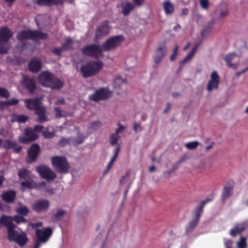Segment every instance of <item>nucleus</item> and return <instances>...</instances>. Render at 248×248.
<instances>
[{
  "label": "nucleus",
  "instance_id": "680f3d73",
  "mask_svg": "<svg viewBox=\"0 0 248 248\" xmlns=\"http://www.w3.org/2000/svg\"><path fill=\"white\" fill-rule=\"evenodd\" d=\"M145 0H132L133 3L137 7H140L143 5Z\"/></svg>",
  "mask_w": 248,
  "mask_h": 248
},
{
  "label": "nucleus",
  "instance_id": "ddd939ff",
  "mask_svg": "<svg viewBox=\"0 0 248 248\" xmlns=\"http://www.w3.org/2000/svg\"><path fill=\"white\" fill-rule=\"evenodd\" d=\"M21 186L25 188L40 189L42 188L46 187V184L44 181L37 183L31 178H30L28 179L26 181L22 182Z\"/></svg>",
  "mask_w": 248,
  "mask_h": 248
},
{
  "label": "nucleus",
  "instance_id": "b1692460",
  "mask_svg": "<svg viewBox=\"0 0 248 248\" xmlns=\"http://www.w3.org/2000/svg\"><path fill=\"white\" fill-rule=\"evenodd\" d=\"M36 4L39 6H50L62 3L63 0H36Z\"/></svg>",
  "mask_w": 248,
  "mask_h": 248
},
{
  "label": "nucleus",
  "instance_id": "412c9836",
  "mask_svg": "<svg viewBox=\"0 0 248 248\" xmlns=\"http://www.w3.org/2000/svg\"><path fill=\"white\" fill-rule=\"evenodd\" d=\"M16 196V192L14 190L4 191L0 196L1 199L7 203H13L15 201Z\"/></svg>",
  "mask_w": 248,
  "mask_h": 248
},
{
  "label": "nucleus",
  "instance_id": "de8ad7c7",
  "mask_svg": "<svg viewBox=\"0 0 248 248\" xmlns=\"http://www.w3.org/2000/svg\"><path fill=\"white\" fill-rule=\"evenodd\" d=\"M10 96V93L9 91L5 88L0 87V96L4 98H8Z\"/></svg>",
  "mask_w": 248,
  "mask_h": 248
},
{
  "label": "nucleus",
  "instance_id": "6e6d98bb",
  "mask_svg": "<svg viewBox=\"0 0 248 248\" xmlns=\"http://www.w3.org/2000/svg\"><path fill=\"white\" fill-rule=\"evenodd\" d=\"M54 111L56 112L55 117L57 118H60L63 117L62 114V111L59 108H55Z\"/></svg>",
  "mask_w": 248,
  "mask_h": 248
},
{
  "label": "nucleus",
  "instance_id": "dca6fc26",
  "mask_svg": "<svg viewBox=\"0 0 248 248\" xmlns=\"http://www.w3.org/2000/svg\"><path fill=\"white\" fill-rule=\"evenodd\" d=\"M26 108L31 110H36L42 105L39 97L27 98L24 100Z\"/></svg>",
  "mask_w": 248,
  "mask_h": 248
},
{
  "label": "nucleus",
  "instance_id": "a878e982",
  "mask_svg": "<svg viewBox=\"0 0 248 248\" xmlns=\"http://www.w3.org/2000/svg\"><path fill=\"white\" fill-rule=\"evenodd\" d=\"M17 143L16 141L10 140H4L0 138V146L6 150L13 149L17 145Z\"/></svg>",
  "mask_w": 248,
  "mask_h": 248
},
{
  "label": "nucleus",
  "instance_id": "e433bc0d",
  "mask_svg": "<svg viewBox=\"0 0 248 248\" xmlns=\"http://www.w3.org/2000/svg\"><path fill=\"white\" fill-rule=\"evenodd\" d=\"M215 23V22L214 19H212L210 21L208 22L207 25L202 31V35H204L205 34L210 32Z\"/></svg>",
  "mask_w": 248,
  "mask_h": 248
},
{
  "label": "nucleus",
  "instance_id": "473e14b6",
  "mask_svg": "<svg viewBox=\"0 0 248 248\" xmlns=\"http://www.w3.org/2000/svg\"><path fill=\"white\" fill-rule=\"evenodd\" d=\"M17 175L20 179H28L31 178V172L27 169H21L18 171Z\"/></svg>",
  "mask_w": 248,
  "mask_h": 248
},
{
  "label": "nucleus",
  "instance_id": "69168bd1",
  "mask_svg": "<svg viewBox=\"0 0 248 248\" xmlns=\"http://www.w3.org/2000/svg\"><path fill=\"white\" fill-rule=\"evenodd\" d=\"M119 127L116 129L115 133L119 135V133L122 132L124 129V127L120 123H118Z\"/></svg>",
  "mask_w": 248,
  "mask_h": 248
},
{
  "label": "nucleus",
  "instance_id": "39448f33",
  "mask_svg": "<svg viewBox=\"0 0 248 248\" xmlns=\"http://www.w3.org/2000/svg\"><path fill=\"white\" fill-rule=\"evenodd\" d=\"M124 38L122 35L113 36L106 40L101 47L103 51H109L120 46Z\"/></svg>",
  "mask_w": 248,
  "mask_h": 248
},
{
  "label": "nucleus",
  "instance_id": "a19ab883",
  "mask_svg": "<svg viewBox=\"0 0 248 248\" xmlns=\"http://www.w3.org/2000/svg\"><path fill=\"white\" fill-rule=\"evenodd\" d=\"M73 41L72 38H69L66 39L64 43L62 44V47L64 50L70 49L72 48Z\"/></svg>",
  "mask_w": 248,
  "mask_h": 248
},
{
  "label": "nucleus",
  "instance_id": "e2e57ef3",
  "mask_svg": "<svg viewBox=\"0 0 248 248\" xmlns=\"http://www.w3.org/2000/svg\"><path fill=\"white\" fill-rule=\"evenodd\" d=\"M240 232V231L238 228H234L231 230L230 233L232 236H235Z\"/></svg>",
  "mask_w": 248,
  "mask_h": 248
},
{
  "label": "nucleus",
  "instance_id": "a18cd8bd",
  "mask_svg": "<svg viewBox=\"0 0 248 248\" xmlns=\"http://www.w3.org/2000/svg\"><path fill=\"white\" fill-rule=\"evenodd\" d=\"M237 247L238 248H247L248 244L246 242V239L244 237L241 238L240 240L237 243Z\"/></svg>",
  "mask_w": 248,
  "mask_h": 248
},
{
  "label": "nucleus",
  "instance_id": "7ed1b4c3",
  "mask_svg": "<svg viewBox=\"0 0 248 248\" xmlns=\"http://www.w3.org/2000/svg\"><path fill=\"white\" fill-rule=\"evenodd\" d=\"M103 63L99 61H90L80 67V72L84 78L96 75L103 68Z\"/></svg>",
  "mask_w": 248,
  "mask_h": 248
},
{
  "label": "nucleus",
  "instance_id": "4d7b16f0",
  "mask_svg": "<svg viewBox=\"0 0 248 248\" xmlns=\"http://www.w3.org/2000/svg\"><path fill=\"white\" fill-rule=\"evenodd\" d=\"M32 128L35 133L40 132H42V131H43V129L44 128V126L42 125H35L34 126L33 128Z\"/></svg>",
  "mask_w": 248,
  "mask_h": 248
},
{
  "label": "nucleus",
  "instance_id": "37998d69",
  "mask_svg": "<svg viewBox=\"0 0 248 248\" xmlns=\"http://www.w3.org/2000/svg\"><path fill=\"white\" fill-rule=\"evenodd\" d=\"M119 138V136L117 134V133H114L111 134L109 137L110 144L112 146L115 145L117 143Z\"/></svg>",
  "mask_w": 248,
  "mask_h": 248
},
{
  "label": "nucleus",
  "instance_id": "bb28decb",
  "mask_svg": "<svg viewBox=\"0 0 248 248\" xmlns=\"http://www.w3.org/2000/svg\"><path fill=\"white\" fill-rule=\"evenodd\" d=\"M135 5L130 2H127L126 3H123L121 5L122 13L124 16H128L130 13L133 10Z\"/></svg>",
  "mask_w": 248,
  "mask_h": 248
},
{
  "label": "nucleus",
  "instance_id": "423d86ee",
  "mask_svg": "<svg viewBox=\"0 0 248 248\" xmlns=\"http://www.w3.org/2000/svg\"><path fill=\"white\" fill-rule=\"evenodd\" d=\"M82 53L85 56L98 59L102 57L103 49L101 46L96 44L87 45L81 49Z\"/></svg>",
  "mask_w": 248,
  "mask_h": 248
},
{
  "label": "nucleus",
  "instance_id": "c03bdc74",
  "mask_svg": "<svg viewBox=\"0 0 248 248\" xmlns=\"http://www.w3.org/2000/svg\"><path fill=\"white\" fill-rule=\"evenodd\" d=\"M200 144V143L197 141H193L191 142H187L185 144V147L189 150H193L196 149L198 146Z\"/></svg>",
  "mask_w": 248,
  "mask_h": 248
},
{
  "label": "nucleus",
  "instance_id": "a211bd4d",
  "mask_svg": "<svg viewBox=\"0 0 248 248\" xmlns=\"http://www.w3.org/2000/svg\"><path fill=\"white\" fill-rule=\"evenodd\" d=\"M193 213L195 217L193 219L189 221L188 225L186 227L185 233L186 234L191 233L194 230L202 215L195 210H194Z\"/></svg>",
  "mask_w": 248,
  "mask_h": 248
},
{
  "label": "nucleus",
  "instance_id": "6e6552de",
  "mask_svg": "<svg viewBox=\"0 0 248 248\" xmlns=\"http://www.w3.org/2000/svg\"><path fill=\"white\" fill-rule=\"evenodd\" d=\"M35 170L42 178L48 181L53 180L57 176L56 173L46 165H40Z\"/></svg>",
  "mask_w": 248,
  "mask_h": 248
},
{
  "label": "nucleus",
  "instance_id": "0e129e2a",
  "mask_svg": "<svg viewBox=\"0 0 248 248\" xmlns=\"http://www.w3.org/2000/svg\"><path fill=\"white\" fill-rule=\"evenodd\" d=\"M129 175V172H127L125 174V175L122 176V179H121L120 180V183L122 185V184H124L125 183V180L128 179Z\"/></svg>",
  "mask_w": 248,
  "mask_h": 248
},
{
  "label": "nucleus",
  "instance_id": "9b49d317",
  "mask_svg": "<svg viewBox=\"0 0 248 248\" xmlns=\"http://www.w3.org/2000/svg\"><path fill=\"white\" fill-rule=\"evenodd\" d=\"M109 22L108 20H104L98 25L95 30V38L97 40L101 37L106 36L109 32Z\"/></svg>",
  "mask_w": 248,
  "mask_h": 248
},
{
  "label": "nucleus",
  "instance_id": "c85d7f7f",
  "mask_svg": "<svg viewBox=\"0 0 248 248\" xmlns=\"http://www.w3.org/2000/svg\"><path fill=\"white\" fill-rule=\"evenodd\" d=\"M16 225L7 229V238L9 241L14 242L19 232L15 230Z\"/></svg>",
  "mask_w": 248,
  "mask_h": 248
},
{
  "label": "nucleus",
  "instance_id": "5fc2aeb1",
  "mask_svg": "<svg viewBox=\"0 0 248 248\" xmlns=\"http://www.w3.org/2000/svg\"><path fill=\"white\" fill-rule=\"evenodd\" d=\"M64 51L62 47L61 48H55L52 50V52L55 55L61 56L62 52Z\"/></svg>",
  "mask_w": 248,
  "mask_h": 248
},
{
  "label": "nucleus",
  "instance_id": "6ab92c4d",
  "mask_svg": "<svg viewBox=\"0 0 248 248\" xmlns=\"http://www.w3.org/2000/svg\"><path fill=\"white\" fill-rule=\"evenodd\" d=\"M13 33L12 31L6 26H3L0 28V44L7 43L12 37Z\"/></svg>",
  "mask_w": 248,
  "mask_h": 248
},
{
  "label": "nucleus",
  "instance_id": "2f4dec72",
  "mask_svg": "<svg viewBox=\"0 0 248 248\" xmlns=\"http://www.w3.org/2000/svg\"><path fill=\"white\" fill-rule=\"evenodd\" d=\"M198 47V45H196L191 50L190 52H189L187 55L185 57V58L182 61L180 62V64L181 66H183L184 64H185L188 61L190 60L194 55L196 51L197 50Z\"/></svg>",
  "mask_w": 248,
  "mask_h": 248
},
{
  "label": "nucleus",
  "instance_id": "58836bf2",
  "mask_svg": "<svg viewBox=\"0 0 248 248\" xmlns=\"http://www.w3.org/2000/svg\"><path fill=\"white\" fill-rule=\"evenodd\" d=\"M16 212L19 215L26 216L29 214V209L25 205H20L19 207L16 209Z\"/></svg>",
  "mask_w": 248,
  "mask_h": 248
},
{
  "label": "nucleus",
  "instance_id": "052dcab7",
  "mask_svg": "<svg viewBox=\"0 0 248 248\" xmlns=\"http://www.w3.org/2000/svg\"><path fill=\"white\" fill-rule=\"evenodd\" d=\"M8 47L0 46V54H7L8 52Z\"/></svg>",
  "mask_w": 248,
  "mask_h": 248
},
{
  "label": "nucleus",
  "instance_id": "f704fd0d",
  "mask_svg": "<svg viewBox=\"0 0 248 248\" xmlns=\"http://www.w3.org/2000/svg\"><path fill=\"white\" fill-rule=\"evenodd\" d=\"M213 200V198H207L205 200L202 201L200 204L198 205L195 209V211L198 212L200 214H202L203 213V208L205 205L208 202H211Z\"/></svg>",
  "mask_w": 248,
  "mask_h": 248
},
{
  "label": "nucleus",
  "instance_id": "603ef678",
  "mask_svg": "<svg viewBox=\"0 0 248 248\" xmlns=\"http://www.w3.org/2000/svg\"><path fill=\"white\" fill-rule=\"evenodd\" d=\"M101 123L100 121H97L91 123V127L93 130H97L101 126Z\"/></svg>",
  "mask_w": 248,
  "mask_h": 248
},
{
  "label": "nucleus",
  "instance_id": "774afa93",
  "mask_svg": "<svg viewBox=\"0 0 248 248\" xmlns=\"http://www.w3.org/2000/svg\"><path fill=\"white\" fill-rule=\"evenodd\" d=\"M42 222H36V223H30V226L32 228H37V227H41L42 226Z\"/></svg>",
  "mask_w": 248,
  "mask_h": 248
},
{
  "label": "nucleus",
  "instance_id": "49530a36",
  "mask_svg": "<svg viewBox=\"0 0 248 248\" xmlns=\"http://www.w3.org/2000/svg\"><path fill=\"white\" fill-rule=\"evenodd\" d=\"M29 118V117L25 115H18L16 117V120L19 123H24L28 120Z\"/></svg>",
  "mask_w": 248,
  "mask_h": 248
},
{
  "label": "nucleus",
  "instance_id": "09e8293b",
  "mask_svg": "<svg viewBox=\"0 0 248 248\" xmlns=\"http://www.w3.org/2000/svg\"><path fill=\"white\" fill-rule=\"evenodd\" d=\"M60 144L62 146L72 144L71 137L69 138H62L60 141Z\"/></svg>",
  "mask_w": 248,
  "mask_h": 248
},
{
  "label": "nucleus",
  "instance_id": "f8f14e48",
  "mask_svg": "<svg viewBox=\"0 0 248 248\" xmlns=\"http://www.w3.org/2000/svg\"><path fill=\"white\" fill-rule=\"evenodd\" d=\"M21 84L26 88L29 93H32L36 89V81L34 78H30L28 76H24Z\"/></svg>",
  "mask_w": 248,
  "mask_h": 248
},
{
  "label": "nucleus",
  "instance_id": "8fccbe9b",
  "mask_svg": "<svg viewBox=\"0 0 248 248\" xmlns=\"http://www.w3.org/2000/svg\"><path fill=\"white\" fill-rule=\"evenodd\" d=\"M42 135L46 139H51L54 137V133L49 132L48 128H46L45 130L42 131Z\"/></svg>",
  "mask_w": 248,
  "mask_h": 248
},
{
  "label": "nucleus",
  "instance_id": "f03ea898",
  "mask_svg": "<svg viewBox=\"0 0 248 248\" xmlns=\"http://www.w3.org/2000/svg\"><path fill=\"white\" fill-rule=\"evenodd\" d=\"M47 37L46 33L42 32L36 30H24L19 31L16 36V39L21 43L28 40H31L34 41L39 40H45Z\"/></svg>",
  "mask_w": 248,
  "mask_h": 248
},
{
  "label": "nucleus",
  "instance_id": "4468645a",
  "mask_svg": "<svg viewBox=\"0 0 248 248\" xmlns=\"http://www.w3.org/2000/svg\"><path fill=\"white\" fill-rule=\"evenodd\" d=\"M50 206V202L47 200H39L35 202L32 206V209L37 213L46 211Z\"/></svg>",
  "mask_w": 248,
  "mask_h": 248
},
{
  "label": "nucleus",
  "instance_id": "f3484780",
  "mask_svg": "<svg viewBox=\"0 0 248 248\" xmlns=\"http://www.w3.org/2000/svg\"><path fill=\"white\" fill-rule=\"evenodd\" d=\"M35 234L37 238L45 243L52 234V230L50 227L45 228L43 230L36 229Z\"/></svg>",
  "mask_w": 248,
  "mask_h": 248
},
{
  "label": "nucleus",
  "instance_id": "c9c22d12",
  "mask_svg": "<svg viewBox=\"0 0 248 248\" xmlns=\"http://www.w3.org/2000/svg\"><path fill=\"white\" fill-rule=\"evenodd\" d=\"M232 188V186L224 187L222 195V200L224 202L231 196Z\"/></svg>",
  "mask_w": 248,
  "mask_h": 248
},
{
  "label": "nucleus",
  "instance_id": "20e7f679",
  "mask_svg": "<svg viewBox=\"0 0 248 248\" xmlns=\"http://www.w3.org/2000/svg\"><path fill=\"white\" fill-rule=\"evenodd\" d=\"M51 162L54 169L59 173L68 172L70 165L64 156H53L51 157Z\"/></svg>",
  "mask_w": 248,
  "mask_h": 248
},
{
  "label": "nucleus",
  "instance_id": "aec40b11",
  "mask_svg": "<svg viewBox=\"0 0 248 248\" xmlns=\"http://www.w3.org/2000/svg\"><path fill=\"white\" fill-rule=\"evenodd\" d=\"M167 52V47L165 44L159 46L155 51L154 60L156 64L159 63Z\"/></svg>",
  "mask_w": 248,
  "mask_h": 248
},
{
  "label": "nucleus",
  "instance_id": "393cba45",
  "mask_svg": "<svg viewBox=\"0 0 248 248\" xmlns=\"http://www.w3.org/2000/svg\"><path fill=\"white\" fill-rule=\"evenodd\" d=\"M28 240L29 239L26 233L25 232H22L21 233H19L14 242L20 247H23L26 245Z\"/></svg>",
  "mask_w": 248,
  "mask_h": 248
},
{
  "label": "nucleus",
  "instance_id": "338daca9",
  "mask_svg": "<svg viewBox=\"0 0 248 248\" xmlns=\"http://www.w3.org/2000/svg\"><path fill=\"white\" fill-rule=\"evenodd\" d=\"M113 163H114L113 162H111V161H109V162L108 164L106 169L105 170V171L103 172L104 175H105L106 174L108 173L109 170L111 169V167L112 166Z\"/></svg>",
  "mask_w": 248,
  "mask_h": 248
},
{
  "label": "nucleus",
  "instance_id": "1a4fd4ad",
  "mask_svg": "<svg viewBox=\"0 0 248 248\" xmlns=\"http://www.w3.org/2000/svg\"><path fill=\"white\" fill-rule=\"evenodd\" d=\"M38 138V135L31 127H29L24 129V136L18 137V141L21 143L28 144L35 141Z\"/></svg>",
  "mask_w": 248,
  "mask_h": 248
},
{
  "label": "nucleus",
  "instance_id": "3c124183",
  "mask_svg": "<svg viewBox=\"0 0 248 248\" xmlns=\"http://www.w3.org/2000/svg\"><path fill=\"white\" fill-rule=\"evenodd\" d=\"M19 102V100L16 98H12L8 101H5V102H2L1 104H5L7 106H14L17 104Z\"/></svg>",
  "mask_w": 248,
  "mask_h": 248
},
{
  "label": "nucleus",
  "instance_id": "4c0bfd02",
  "mask_svg": "<svg viewBox=\"0 0 248 248\" xmlns=\"http://www.w3.org/2000/svg\"><path fill=\"white\" fill-rule=\"evenodd\" d=\"M215 23V22L214 19H212L210 21L208 22L207 25L202 31V35H204L205 34L210 32Z\"/></svg>",
  "mask_w": 248,
  "mask_h": 248
},
{
  "label": "nucleus",
  "instance_id": "72a5a7b5",
  "mask_svg": "<svg viewBox=\"0 0 248 248\" xmlns=\"http://www.w3.org/2000/svg\"><path fill=\"white\" fill-rule=\"evenodd\" d=\"M163 8L166 14H170L174 11L173 5L169 0L165 1L164 2Z\"/></svg>",
  "mask_w": 248,
  "mask_h": 248
},
{
  "label": "nucleus",
  "instance_id": "864d4df0",
  "mask_svg": "<svg viewBox=\"0 0 248 248\" xmlns=\"http://www.w3.org/2000/svg\"><path fill=\"white\" fill-rule=\"evenodd\" d=\"M178 50V46L177 45H176L173 49V53L171 55L170 58V59L171 61H174V60L176 59V57L177 55Z\"/></svg>",
  "mask_w": 248,
  "mask_h": 248
},
{
  "label": "nucleus",
  "instance_id": "bf43d9fd",
  "mask_svg": "<svg viewBox=\"0 0 248 248\" xmlns=\"http://www.w3.org/2000/svg\"><path fill=\"white\" fill-rule=\"evenodd\" d=\"M200 4L203 9H207L208 6L209 2L208 0H200Z\"/></svg>",
  "mask_w": 248,
  "mask_h": 248
},
{
  "label": "nucleus",
  "instance_id": "ea45409f",
  "mask_svg": "<svg viewBox=\"0 0 248 248\" xmlns=\"http://www.w3.org/2000/svg\"><path fill=\"white\" fill-rule=\"evenodd\" d=\"M66 213V211L63 209H58L56 213L53 215V217L56 221L61 220Z\"/></svg>",
  "mask_w": 248,
  "mask_h": 248
},
{
  "label": "nucleus",
  "instance_id": "5701e85b",
  "mask_svg": "<svg viewBox=\"0 0 248 248\" xmlns=\"http://www.w3.org/2000/svg\"><path fill=\"white\" fill-rule=\"evenodd\" d=\"M28 66L30 71L36 73L38 72L42 68L41 62L36 58H33L29 62Z\"/></svg>",
  "mask_w": 248,
  "mask_h": 248
},
{
  "label": "nucleus",
  "instance_id": "7c9ffc66",
  "mask_svg": "<svg viewBox=\"0 0 248 248\" xmlns=\"http://www.w3.org/2000/svg\"><path fill=\"white\" fill-rule=\"evenodd\" d=\"M237 56L236 54L234 52L230 53L227 54L224 58V61L227 63V65L231 68H235V65L232 63V61L234 59L235 57Z\"/></svg>",
  "mask_w": 248,
  "mask_h": 248
},
{
  "label": "nucleus",
  "instance_id": "f257e3e1",
  "mask_svg": "<svg viewBox=\"0 0 248 248\" xmlns=\"http://www.w3.org/2000/svg\"><path fill=\"white\" fill-rule=\"evenodd\" d=\"M38 82L43 87L53 90H60L63 86V82L54 74L48 71H42L37 77Z\"/></svg>",
  "mask_w": 248,
  "mask_h": 248
},
{
  "label": "nucleus",
  "instance_id": "c756f323",
  "mask_svg": "<svg viewBox=\"0 0 248 248\" xmlns=\"http://www.w3.org/2000/svg\"><path fill=\"white\" fill-rule=\"evenodd\" d=\"M0 223L3 224L7 229L14 226L11 217L2 215L0 217Z\"/></svg>",
  "mask_w": 248,
  "mask_h": 248
},
{
  "label": "nucleus",
  "instance_id": "13d9d810",
  "mask_svg": "<svg viewBox=\"0 0 248 248\" xmlns=\"http://www.w3.org/2000/svg\"><path fill=\"white\" fill-rule=\"evenodd\" d=\"M133 130L137 133L139 131H141L142 129L139 123H135L133 125Z\"/></svg>",
  "mask_w": 248,
  "mask_h": 248
},
{
  "label": "nucleus",
  "instance_id": "4be33fe9",
  "mask_svg": "<svg viewBox=\"0 0 248 248\" xmlns=\"http://www.w3.org/2000/svg\"><path fill=\"white\" fill-rule=\"evenodd\" d=\"M46 109L45 106H42L36 110L35 111L34 114L38 115L37 121L39 123H43L48 121V119L46 115Z\"/></svg>",
  "mask_w": 248,
  "mask_h": 248
},
{
  "label": "nucleus",
  "instance_id": "cd10ccee",
  "mask_svg": "<svg viewBox=\"0 0 248 248\" xmlns=\"http://www.w3.org/2000/svg\"><path fill=\"white\" fill-rule=\"evenodd\" d=\"M86 138V137L83 134L78 132L76 137H71L72 144L75 146L81 144Z\"/></svg>",
  "mask_w": 248,
  "mask_h": 248
},
{
  "label": "nucleus",
  "instance_id": "2eb2a0df",
  "mask_svg": "<svg viewBox=\"0 0 248 248\" xmlns=\"http://www.w3.org/2000/svg\"><path fill=\"white\" fill-rule=\"evenodd\" d=\"M220 82V78L217 71H213L210 76V79L207 85V90L209 92L212 91L213 89H217L218 88Z\"/></svg>",
  "mask_w": 248,
  "mask_h": 248
},
{
  "label": "nucleus",
  "instance_id": "9d476101",
  "mask_svg": "<svg viewBox=\"0 0 248 248\" xmlns=\"http://www.w3.org/2000/svg\"><path fill=\"white\" fill-rule=\"evenodd\" d=\"M40 152V147L38 144L33 143L27 151V157L26 161L28 163L35 162L38 158Z\"/></svg>",
  "mask_w": 248,
  "mask_h": 248
},
{
  "label": "nucleus",
  "instance_id": "0eeeda50",
  "mask_svg": "<svg viewBox=\"0 0 248 248\" xmlns=\"http://www.w3.org/2000/svg\"><path fill=\"white\" fill-rule=\"evenodd\" d=\"M111 95L110 91L107 88L102 87L96 90L93 93L89 95L88 99L90 101L98 102L108 99L110 97Z\"/></svg>",
  "mask_w": 248,
  "mask_h": 248
},
{
  "label": "nucleus",
  "instance_id": "79ce46f5",
  "mask_svg": "<svg viewBox=\"0 0 248 248\" xmlns=\"http://www.w3.org/2000/svg\"><path fill=\"white\" fill-rule=\"evenodd\" d=\"M13 219L18 224L21 222L26 223L28 221L27 219H26L24 216L19 215L14 216L13 217Z\"/></svg>",
  "mask_w": 248,
  "mask_h": 248
}]
</instances>
